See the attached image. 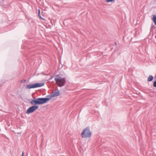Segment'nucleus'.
<instances>
[{
  "instance_id": "f257e3e1",
  "label": "nucleus",
  "mask_w": 156,
  "mask_h": 156,
  "mask_svg": "<svg viewBox=\"0 0 156 156\" xmlns=\"http://www.w3.org/2000/svg\"><path fill=\"white\" fill-rule=\"evenodd\" d=\"M50 100L48 98H34L32 100L30 103L32 105H41L46 103Z\"/></svg>"
},
{
  "instance_id": "f03ea898",
  "label": "nucleus",
  "mask_w": 156,
  "mask_h": 156,
  "mask_svg": "<svg viewBox=\"0 0 156 156\" xmlns=\"http://www.w3.org/2000/svg\"><path fill=\"white\" fill-rule=\"evenodd\" d=\"M56 83L59 87L64 86L66 82V79L65 78H62L60 77H56L55 78Z\"/></svg>"
},
{
  "instance_id": "7ed1b4c3",
  "label": "nucleus",
  "mask_w": 156,
  "mask_h": 156,
  "mask_svg": "<svg viewBox=\"0 0 156 156\" xmlns=\"http://www.w3.org/2000/svg\"><path fill=\"white\" fill-rule=\"evenodd\" d=\"M91 132L90 131V128L89 127L85 128L81 133L82 138H90L91 136Z\"/></svg>"
},
{
  "instance_id": "20e7f679",
  "label": "nucleus",
  "mask_w": 156,
  "mask_h": 156,
  "mask_svg": "<svg viewBox=\"0 0 156 156\" xmlns=\"http://www.w3.org/2000/svg\"><path fill=\"white\" fill-rule=\"evenodd\" d=\"M44 85V83H37L33 84L27 85V87L28 89H31L38 87L43 86Z\"/></svg>"
},
{
  "instance_id": "39448f33",
  "label": "nucleus",
  "mask_w": 156,
  "mask_h": 156,
  "mask_svg": "<svg viewBox=\"0 0 156 156\" xmlns=\"http://www.w3.org/2000/svg\"><path fill=\"white\" fill-rule=\"evenodd\" d=\"M38 108V106L37 105H34L30 107L27 110L26 113L27 114L32 113L37 109Z\"/></svg>"
},
{
  "instance_id": "423d86ee",
  "label": "nucleus",
  "mask_w": 156,
  "mask_h": 156,
  "mask_svg": "<svg viewBox=\"0 0 156 156\" xmlns=\"http://www.w3.org/2000/svg\"><path fill=\"white\" fill-rule=\"evenodd\" d=\"M59 90L56 89L55 90V91L54 92H53L52 94L50 95H48L47 97H48L50 99V98L52 97H54L56 96H58L59 94Z\"/></svg>"
},
{
  "instance_id": "0eeeda50",
  "label": "nucleus",
  "mask_w": 156,
  "mask_h": 156,
  "mask_svg": "<svg viewBox=\"0 0 156 156\" xmlns=\"http://www.w3.org/2000/svg\"><path fill=\"white\" fill-rule=\"evenodd\" d=\"M153 79V77L152 75H150L148 78L147 81H151Z\"/></svg>"
},
{
  "instance_id": "6e6552de",
  "label": "nucleus",
  "mask_w": 156,
  "mask_h": 156,
  "mask_svg": "<svg viewBox=\"0 0 156 156\" xmlns=\"http://www.w3.org/2000/svg\"><path fill=\"white\" fill-rule=\"evenodd\" d=\"M38 16H39V17L40 19H41L42 20H44V19H43V18H42L40 14V10H38Z\"/></svg>"
},
{
  "instance_id": "1a4fd4ad",
  "label": "nucleus",
  "mask_w": 156,
  "mask_h": 156,
  "mask_svg": "<svg viewBox=\"0 0 156 156\" xmlns=\"http://www.w3.org/2000/svg\"><path fill=\"white\" fill-rule=\"evenodd\" d=\"M152 20H156V16L155 15L153 16Z\"/></svg>"
},
{
  "instance_id": "9d476101",
  "label": "nucleus",
  "mask_w": 156,
  "mask_h": 156,
  "mask_svg": "<svg viewBox=\"0 0 156 156\" xmlns=\"http://www.w3.org/2000/svg\"><path fill=\"white\" fill-rule=\"evenodd\" d=\"M114 0H106L105 1L107 2H112Z\"/></svg>"
},
{
  "instance_id": "9b49d317",
  "label": "nucleus",
  "mask_w": 156,
  "mask_h": 156,
  "mask_svg": "<svg viewBox=\"0 0 156 156\" xmlns=\"http://www.w3.org/2000/svg\"><path fill=\"white\" fill-rule=\"evenodd\" d=\"M153 86L155 87H156V81L154 82Z\"/></svg>"
},
{
  "instance_id": "f8f14e48",
  "label": "nucleus",
  "mask_w": 156,
  "mask_h": 156,
  "mask_svg": "<svg viewBox=\"0 0 156 156\" xmlns=\"http://www.w3.org/2000/svg\"><path fill=\"white\" fill-rule=\"evenodd\" d=\"M154 22L155 25H156V20H153Z\"/></svg>"
},
{
  "instance_id": "ddd939ff",
  "label": "nucleus",
  "mask_w": 156,
  "mask_h": 156,
  "mask_svg": "<svg viewBox=\"0 0 156 156\" xmlns=\"http://www.w3.org/2000/svg\"><path fill=\"white\" fill-rule=\"evenodd\" d=\"M21 156H24V152H22V154Z\"/></svg>"
},
{
  "instance_id": "4468645a",
  "label": "nucleus",
  "mask_w": 156,
  "mask_h": 156,
  "mask_svg": "<svg viewBox=\"0 0 156 156\" xmlns=\"http://www.w3.org/2000/svg\"><path fill=\"white\" fill-rule=\"evenodd\" d=\"M2 2H4V0H2Z\"/></svg>"
},
{
  "instance_id": "2eb2a0df",
  "label": "nucleus",
  "mask_w": 156,
  "mask_h": 156,
  "mask_svg": "<svg viewBox=\"0 0 156 156\" xmlns=\"http://www.w3.org/2000/svg\"><path fill=\"white\" fill-rule=\"evenodd\" d=\"M1 5H2H2H3V4H1Z\"/></svg>"
}]
</instances>
